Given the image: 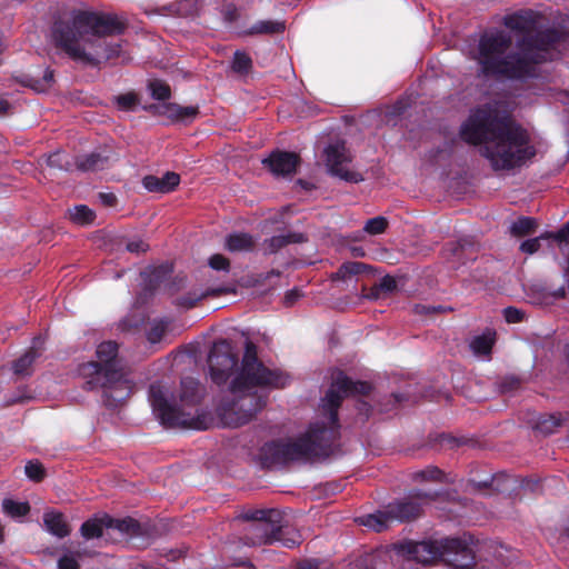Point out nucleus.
Returning <instances> with one entry per match:
<instances>
[{
    "label": "nucleus",
    "mask_w": 569,
    "mask_h": 569,
    "mask_svg": "<svg viewBox=\"0 0 569 569\" xmlns=\"http://www.w3.org/2000/svg\"><path fill=\"white\" fill-rule=\"evenodd\" d=\"M539 13L532 10H520L503 18V24L523 34L517 53L507 54L512 38L505 31L485 32L472 58L480 66L483 74L522 78L531 76L535 66L553 59L555 50L566 40V34L555 28L539 30Z\"/></svg>",
    "instance_id": "f257e3e1"
},
{
    "label": "nucleus",
    "mask_w": 569,
    "mask_h": 569,
    "mask_svg": "<svg viewBox=\"0 0 569 569\" xmlns=\"http://www.w3.org/2000/svg\"><path fill=\"white\" fill-rule=\"evenodd\" d=\"M371 386L365 381H352L342 371H336L321 407L325 421L311 423L306 433L287 440L266 443L261 448V458L268 467L296 461H309L327 456L339 431L338 413L345 397L368 395Z\"/></svg>",
    "instance_id": "f03ea898"
},
{
    "label": "nucleus",
    "mask_w": 569,
    "mask_h": 569,
    "mask_svg": "<svg viewBox=\"0 0 569 569\" xmlns=\"http://www.w3.org/2000/svg\"><path fill=\"white\" fill-rule=\"evenodd\" d=\"M460 136L468 143L481 144V156L495 171L520 167L536 154L527 131L491 107L473 111Z\"/></svg>",
    "instance_id": "7ed1b4c3"
},
{
    "label": "nucleus",
    "mask_w": 569,
    "mask_h": 569,
    "mask_svg": "<svg viewBox=\"0 0 569 569\" xmlns=\"http://www.w3.org/2000/svg\"><path fill=\"white\" fill-rule=\"evenodd\" d=\"M126 28V21L114 13L79 11L71 23L54 27L53 39L70 59L96 67L121 56V43L107 38L123 33Z\"/></svg>",
    "instance_id": "20e7f679"
},
{
    "label": "nucleus",
    "mask_w": 569,
    "mask_h": 569,
    "mask_svg": "<svg viewBox=\"0 0 569 569\" xmlns=\"http://www.w3.org/2000/svg\"><path fill=\"white\" fill-rule=\"evenodd\" d=\"M289 380L288 373L264 366L258 358L257 346L247 340L241 367L218 407L223 425L237 428L248 423L266 406V397L259 395L258 390L284 388Z\"/></svg>",
    "instance_id": "39448f33"
},
{
    "label": "nucleus",
    "mask_w": 569,
    "mask_h": 569,
    "mask_svg": "<svg viewBox=\"0 0 569 569\" xmlns=\"http://www.w3.org/2000/svg\"><path fill=\"white\" fill-rule=\"evenodd\" d=\"M114 341L101 342L96 350L97 360L83 363L80 373L89 390H101L111 403L128 399L134 388L130 368L118 355Z\"/></svg>",
    "instance_id": "423d86ee"
},
{
    "label": "nucleus",
    "mask_w": 569,
    "mask_h": 569,
    "mask_svg": "<svg viewBox=\"0 0 569 569\" xmlns=\"http://www.w3.org/2000/svg\"><path fill=\"white\" fill-rule=\"evenodd\" d=\"M204 395V388L191 377L181 380L179 405L170 401L169 390L160 383L149 388V401L153 412L167 427L206 429V417L199 415L198 405Z\"/></svg>",
    "instance_id": "0eeeda50"
},
{
    "label": "nucleus",
    "mask_w": 569,
    "mask_h": 569,
    "mask_svg": "<svg viewBox=\"0 0 569 569\" xmlns=\"http://www.w3.org/2000/svg\"><path fill=\"white\" fill-rule=\"evenodd\" d=\"M243 543L249 547L280 542L283 547L293 548L301 542V536L295 529L282 523V517L262 521H253L243 528Z\"/></svg>",
    "instance_id": "6e6552de"
},
{
    "label": "nucleus",
    "mask_w": 569,
    "mask_h": 569,
    "mask_svg": "<svg viewBox=\"0 0 569 569\" xmlns=\"http://www.w3.org/2000/svg\"><path fill=\"white\" fill-rule=\"evenodd\" d=\"M237 363L238 356L228 340H219L213 343L208 357V365L211 380L214 383H226Z\"/></svg>",
    "instance_id": "1a4fd4ad"
},
{
    "label": "nucleus",
    "mask_w": 569,
    "mask_h": 569,
    "mask_svg": "<svg viewBox=\"0 0 569 569\" xmlns=\"http://www.w3.org/2000/svg\"><path fill=\"white\" fill-rule=\"evenodd\" d=\"M326 166L331 176L338 177L347 182H360L363 180L361 173L348 169L346 166L351 162L352 156L343 141H337L325 149Z\"/></svg>",
    "instance_id": "9d476101"
},
{
    "label": "nucleus",
    "mask_w": 569,
    "mask_h": 569,
    "mask_svg": "<svg viewBox=\"0 0 569 569\" xmlns=\"http://www.w3.org/2000/svg\"><path fill=\"white\" fill-rule=\"evenodd\" d=\"M400 551L420 563H431L440 558L437 540L421 542H406L400 545Z\"/></svg>",
    "instance_id": "9b49d317"
},
{
    "label": "nucleus",
    "mask_w": 569,
    "mask_h": 569,
    "mask_svg": "<svg viewBox=\"0 0 569 569\" xmlns=\"http://www.w3.org/2000/svg\"><path fill=\"white\" fill-rule=\"evenodd\" d=\"M44 351V339L36 337L32 340L30 348L12 362V371L19 378H26L32 375L33 363L39 359Z\"/></svg>",
    "instance_id": "f8f14e48"
},
{
    "label": "nucleus",
    "mask_w": 569,
    "mask_h": 569,
    "mask_svg": "<svg viewBox=\"0 0 569 569\" xmlns=\"http://www.w3.org/2000/svg\"><path fill=\"white\" fill-rule=\"evenodd\" d=\"M276 176H289L299 164V157L293 152L277 151L262 161Z\"/></svg>",
    "instance_id": "ddd939ff"
},
{
    "label": "nucleus",
    "mask_w": 569,
    "mask_h": 569,
    "mask_svg": "<svg viewBox=\"0 0 569 569\" xmlns=\"http://www.w3.org/2000/svg\"><path fill=\"white\" fill-rule=\"evenodd\" d=\"M154 109L158 114L164 116L172 121L193 120L199 114V109L194 106L182 107L177 103H163L154 107Z\"/></svg>",
    "instance_id": "4468645a"
},
{
    "label": "nucleus",
    "mask_w": 569,
    "mask_h": 569,
    "mask_svg": "<svg viewBox=\"0 0 569 569\" xmlns=\"http://www.w3.org/2000/svg\"><path fill=\"white\" fill-rule=\"evenodd\" d=\"M180 182V176L176 172H167L163 177L146 176L143 187L150 192L168 193L174 190Z\"/></svg>",
    "instance_id": "2eb2a0df"
},
{
    "label": "nucleus",
    "mask_w": 569,
    "mask_h": 569,
    "mask_svg": "<svg viewBox=\"0 0 569 569\" xmlns=\"http://www.w3.org/2000/svg\"><path fill=\"white\" fill-rule=\"evenodd\" d=\"M567 421H569L568 413H543L537 418L533 428L540 433L548 436L556 432Z\"/></svg>",
    "instance_id": "dca6fc26"
},
{
    "label": "nucleus",
    "mask_w": 569,
    "mask_h": 569,
    "mask_svg": "<svg viewBox=\"0 0 569 569\" xmlns=\"http://www.w3.org/2000/svg\"><path fill=\"white\" fill-rule=\"evenodd\" d=\"M390 512L395 520L409 521L420 516L421 506L412 499H403L401 501L390 503Z\"/></svg>",
    "instance_id": "f3484780"
},
{
    "label": "nucleus",
    "mask_w": 569,
    "mask_h": 569,
    "mask_svg": "<svg viewBox=\"0 0 569 569\" xmlns=\"http://www.w3.org/2000/svg\"><path fill=\"white\" fill-rule=\"evenodd\" d=\"M358 521L360 525L380 532L387 529L389 525L395 521V519L390 512V506L388 505L385 510H379L375 513L360 517Z\"/></svg>",
    "instance_id": "a211bd4d"
},
{
    "label": "nucleus",
    "mask_w": 569,
    "mask_h": 569,
    "mask_svg": "<svg viewBox=\"0 0 569 569\" xmlns=\"http://www.w3.org/2000/svg\"><path fill=\"white\" fill-rule=\"evenodd\" d=\"M43 523L46 529L58 538H64L71 532V529L61 512L53 510L44 512Z\"/></svg>",
    "instance_id": "6ab92c4d"
},
{
    "label": "nucleus",
    "mask_w": 569,
    "mask_h": 569,
    "mask_svg": "<svg viewBox=\"0 0 569 569\" xmlns=\"http://www.w3.org/2000/svg\"><path fill=\"white\" fill-rule=\"evenodd\" d=\"M227 291L228 290L222 287L210 288V289H206V290L196 289V290H192V291L188 292L187 295L178 298L177 305L182 308L190 309V308H193L198 301H200L207 297H219V296L226 293Z\"/></svg>",
    "instance_id": "aec40b11"
},
{
    "label": "nucleus",
    "mask_w": 569,
    "mask_h": 569,
    "mask_svg": "<svg viewBox=\"0 0 569 569\" xmlns=\"http://www.w3.org/2000/svg\"><path fill=\"white\" fill-rule=\"evenodd\" d=\"M303 241L305 237L302 233L289 232L287 234L273 236L263 242V250L264 253L271 254L276 253L289 243H299Z\"/></svg>",
    "instance_id": "412c9836"
},
{
    "label": "nucleus",
    "mask_w": 569,
    "mask_h": 569,
    "mask_svg": "<svg viewBox=\"0 0 569 569\" xmlns=\"http://www.w3.org/2000/svg\"><path fill=\"white\" fill-rule=\"evenodd\" d=\"M370 267L363 262L348 261L342 263L333 273L332 279L338 281H357V277L369 270Z\"/></svg>",
    "instance_id": "4be33fe9"
},
{
    "label": "nucleus",
    "mask_w": 569,
    "mask_h": 569,
    "mask_svg": "<svg viewBox=\"0 0 569 569\" xmlns=\"http://www.w3.org/2000/svg\"><path fill=\"white\" fill-rule=\"evenodd\" d=\"M106 528L117 529L119 532L133 537L142 533L140 523L133 518L116 519L104 516Z\"/></svg>",
    "instance_id": "5701e85b"
},
{
    "label": "nucleus",
    "mask_w": 569,
    "mask_h": 569,
    "mask_svg": "<svg viewBox=\"0 0 569 569\" xmlns=\"http://www.w3.org/2000/svg\"><path fill=\"white\" fill-rule=\"evenodd\" d=\"M226 247L229 251L232 252L250 251L254 247V240L248 233H232L228 236L226 240Z\"/></svg>",
    "instance_id": "b1692460"
},
{
    "label": "nucleus",
    "mask_w": 569,
    "mask_h": 569,
    "mask_svg": "<svg viewBox=\"0 0 569 569\" xmlns=\"http://www.w3.org/2000/svg\"><path fill=\"white\" fill-rule=\"evenodd\" d=\"M495 332L487 330L471 340L470 348L476 355L487 356L491 352Z\"/></svg>",
    "instance_id": "393cba45"
},
{
    "label": "nucleus",
    "mask_w": 569,
    "mask_h": 569,
    "mask_svg": "<svg viewBox=\"0 0 569 569\" xmlns=\"http://www.w3.org/2000/svg\"><path fill=\"white\" fill-rule=\"evenodd\" d=\"M538 222L530 217H521L513 221L509 228L510 233L515 237H525L536 231Z\"/></svg>",
    "instance_id": "a878e982"
},
{
    "label": "nucleus",
    "mask_w": 569,
    "mask_h": 569,
    "mask_svg": "<svg viewBox=\"0 0 569 569\" xmlns=\"http://www.w3.org/2000/svg\"><path fill=\"white\" fill-rule=\"evenodd\" d=\"M108 159L99 153H91L79 158L76 166L82 171H96L106 167Z\"/></svg>",
    "instance_id": "bb28decb"
},
{
    "label": "nucleus",
    "mask_w": 569,
    "mask_h": 569,
    "mask_svg": "<svg viewBox=\"0 0 569 569\" xmlns=\"http://www.w3.org/2000/svg\"><path fill=\"white\" fill-rule=\"evenodd\" d=\"M70 220L79 226L91 224L94 221V212L84 204L74 206L68 210Z\"/></svg>",
    "instance_id": "cd10ccee"
},
{
    "label": "nucleus",
    "mask_w": 569,
    "mask_h": 569,
    "mask_svg": "<svg viewBox=\"0 0 569 569\" xmlns=\"http://www.w3.org/2000/svg\"><path fill=\"white\" fill-rule=\"evenodd\" d=\"M440 558L451 553L458 555L467 551V545L459 538H445L437 540Z\"/></svg>",
    "instance_id": "c85d7f7f"
},
{
    "label": "nucleus",
    "mask_w": 569,
    "mask_h": 569,
    "mask_svg": "<svg viewBox=\"0 0 569 569\" xmlns=\"http://www.w3.org/2000/svg\"><path fill=\"white\" fill-rule=\"evenodd\" d=\"M103 528H106L104 516L101 518H92L83 522L80 532L86 539L100 538L103 533Z\"/></svg>",
    "instance_id": "c756f323"
},
{
    "label": "nucleus",
    "mask_w": 569,
    "mask_h": 569,
    "mask_svg": "<svg viewBox=\"0 0 569 569\" xmlns=\"http://www.w3.org/2000/svg\"><path fill=\"white\" fill-rule=\"evenodd\" d=\"M268 518H271V519H276V518H281V513L280 511L278 510H274V509H270V510H250V511H247V512H243L242 515H240L236 521H239V520H243L248 523L250 522H253V521H262V520H268Z\"/></svg>",
    "instance_id": "7c9ffc66"
},
{
    "label": "nucleus",
    "mask_w": 569,
    "mask_h": 569,
    "mask_svg": "<svg viewBox=\"0 0 569 569\" xmlns=\"http://www.w3.org/2000/svg\"><path fill=\"white\" fill-rule=\"evenodd\" d=\"M3 511L12 518L26 516L30 511L28 502H18L12 499H4L2 501Z\"/></svg>",
    "instance_id": "2f4dec72"
},
{
    "label": "nucleus",
    "mask_w": 569,
    "mask_h": 569,
    "mask_svg": "<svg viewBox=\"0 0 569 569\" xmlns=\"http://www.w3.org/2000/svg\"><path fill=\"white\" fill-rule=\"evenodd\" d=\"M284 30V23L281 21H259L251 27V33H280Z\"/></svg>",
    "instance_id": "473e14b6"
},
{
    "label": "nucleus",
    "mask_w": 569,
    "mask_h": 569,
    "mask_svg": "<svg viewBox=\"0 0 569 569\" xmlns=\"http://www.w3.org/2000/svg\"><path fill=\"white\" fill-rule=\"evenodd\" d=\"M48 167L58 170H71V162L69 156L62 151H56L46 158Z\"/></svg>",
    "instance_id": "72a5a7b5"
},
{
    "label": "nucleus",
    "mask_w": 569,
    "mask_h": 569,
    "mask_svg": "<svg viewBox=\"0 0 569 569\" xmlns=\"http://www.w3.org/2000/svg\"><path fill=\"white\" fill-rule=\"evenodd\" d=\"M413 479L417 481H436V482L446 481L443 472L435 466H429L423 470L415 472Z\"/></svg>",
    "instance_id": "f704fd0d"
},
{
    "label": "nucleus",
    "mask_w": 569,
    "mask_h": 569,
    "mask_svg": "<svg viewBox=\"0 0 569 569\" xmlns=\"http://www.w3.org/2000/svg\"><path fill=\"white\" fill-rule=\"evenodd\" d=\"M114 100L118 108L123 111H133L140 102L138 96L134 92L119 94L114 98Z\"/></svg>",
    "instance_id": "c9c22d12"
},
{
    "label": "nucleus",
    "mask_w": 569,
    "mask_h": 569,
    "mask_svg": "<svg viewBox=\"0 0 569 569\" xmlns=\"http://www.w3.org/2000/svg\"><path fill=\"white\" fill-rule=\"evenodd\" d=\"M151 96L157 100H167L171 96L170 87L161 80H152L149 83Z\"/></svg>",
    "instance_id": "e433bc0d"
},
{
    "label": "nucleus",
    "mask_w": 569,
    "mask_h": 569,
    "mask_svg": "<svg viewBox=\"0 0 569 569\" xmlns=\"http://www.w3.org/2000/svg\"><path fill=\"white\" fill-rule=\"evenodd\" d=\"M388 227V220L385 217L378 216L369 219L363 231L369 234H380L386 231Z\"/></svg>",
    "instance_id": "4c0bfd02"
},
{
    "label": "nucleus",
    "mask_w": 569,
    "mask_h": 569,
    "mask_svg": "<svg viewBox=\"0 0 569 569\" xmlns=\"http://www.w3.org/2000/svg\"><path fill=\"white\" fill-rule=\"evenodd\" d=\"M552 234H555V232H547V233L541 234L540 237L528 239L520 244V250L522 252L532 254L539 250L540 240L541 239H550V238L555 239V237Z\"/></svg>",
    "instance_id": "58836bf2"
},
{
    "label": "nucleus",
    "mask_w": 569,
    "mask_h": 569,
    "mask_svg": "<svg viewBox=\"0 0 569 569\" xmlns=\"http://www.w3.org/2000/svg\"><path fill=\"white\" fill-rule=\"evenodd\" d=\"M252 64L251 58L244 52H236L232 61V69L239 73H246Z\"/></svg>",
    "instance_id": "ea45409f"
},
{
    "label": "nucleus",
    "mask_w": 569,
    "mask_h": 569,
    "mask_svg": "<svg viewBox=\"0 0 569 569\" xmlns=\"http://www.w3.org/2000/svg\"><path fill=\"white\" fill-rule=\"evenodd\" d=\"M27 477L33 481H41L44 478V468L39 461H29L24 467Z\"/></svg>",
    "instance_id": "a19ab883"
},
{
    "label": "nucleus",
    "mask_w": 569,
    "mask_h": 569,
    "mask_svg": "<svg viewBox=\"0 0 569 569\" xmlns=\"http://www.w3.org/2000/svg\"><path fill=\"white\" fill-rule=\"evenodd\" d=\"M53 82V71L50 69H47L43 73L42 79L33 80V83L31 84L32 89L38 92H44L47 91Z\"/></svg>",
    "instance_id": "79ce46f5"
},
{
    "label": "nucleus",
    "mask_w": 569,
    "mask_h": 569,
    "mask_svg": "<svg viewBox=\"0 0 569 569\" xmlns=\"http://www.w3.org/2000/svg\"><path fill=\"white\" fill-rule=\"evenodd\" d=\"M377 284L383 295H389L397 289V281L391 276H385Z\"/></svg>",
    "instance_id": "37998d69"
},
{
    "label": "nucleus",
    "mask_w": 569,
    "mask_h": 569,
    "mask_svg": "<svg viewBox=\"0 0 569 569\" xmlns=\"http://www.w3.org/2000/svg\"><path fill=\"white\" fill-rule=\"evenodd\" d=\"M505 319L509 323L520 322L523 319V312L517 308L508 307L503 310Z\"/></svg>",
    "instance_id": "c03bdc74"
},
{
    "label": "nucleus",
    "mask_w": 569,
    "mask_h": 569,
    "mask_svg": "<svg viewBox=\"0 0 569 569\" xmlns=\"http://www.w3.org/2000/svg\"><path fill=\"white\" fill-rule=\"evenodd\" d=\"M59 569H79L78 559L73 555H64L58 561Z\"/></svg>",
    "instance_id": "a18cd8bd"
},
{
    "label": "nucleus",
    "mask_w": 569,
    "mask_h": 569,
    "mask_svg": "<svg viewBox=\"0 0 569 569\" xmlns=\"http://www.w3.org/2000/svg\"><path fill=\"white\" fill-rule=\"evenodd\" d=\"M209 264L216 270H228L229 260L222 254H213L209 260Z\"/></svg>",
    "instance_id": "49530a36"
},
{
    "label": "nucleus",
    "mask_w": 569,
    "mask_h": 569,
    "mask_svg": "<svg viewBox=\"0 0 569 569\" xmlns=\"http://www.w3.org/2000/svg\"><path fill=\"white\" fill-rule=\"evenodd\" d=\"M201 0H182L180 2V10L186 14H194L198 12Z\"/></svg>",
    "instance_id": "de8ad7c7"
},
{
    "label": "nucleus",
    "mask_w": 569,
    "mask_h": 569,
    "mask_svg": "<svg viewBox=\"0 0 569 569\" xmlns=\"http://www.w3.org/2000/svg\"><path fill=\"white\" fill-rule=\"evenodd\" d=\"M148 249H149L148 243H146L143 240H140V239L132 240L127 243V250L129 252L143 253V252H147Z\"/></svg>",
    "instance_id": "09e8293b"
},
{
    "label": "nucleus",
    "mask_w": 569,
    "mask_h": 569,
    "mask_svg": "<svg viewBox=\"0 0 569 569\" xmlns=\"http://www.w3.org/2000/svg\"><path fill=\"white\" fill-rule=\"evenodd\" d=\"M163 333H164V327L162 325H154L148 331L147 338L151 343H157L162 339Z\"/></svg>",
    "instance_id": "8fccbe9b"
},
{
    "label": "nucleus",
    "mask_w": 569,
    "mask_h": 569,
    "mask_svg": "<svg viewBox=\"0 0 569 569\" xmlns=\"http://www.w3.org/2000/svg\"><path fill=\"white\" fill-rule=\"evenodd\" d=\"M301 292L298 289H292L288 291L283 298V303L287 307H291L296 303V301L301 297Z\"/></svg>",
    "instance_id": "3c124183"
},
{
    "label": "nucleus",
    "mask_w": 569,
    "mask_h": 569,
    "mask_svg": "<svg viewBox=\"0 0 569 569\" xmlns=\"http://www.w3.org/2000/svg\"><path fill=\"white\" fill-rule=\"evenodd\" d=\"M552 236L558 242H569V221Z\"/></svg>",
    "instance_id": "603ef678"
},
{
    "label": "nucleus",
    "mask_w": 569,
    "mask_h": 569,
    "mask_svg": "<svg viewBox=\"0 0 569 569\" xmlns=\"http://www.w3.org/2000/svg\"><path fill=\"white\" fill-rule=\"evenodd\" d=\"M382 291L380 290L379 286H373L368 293H365L362 297L370 300H377L381 297Z\"/></svg>",
    "instance_id": "864d4df0"
},
{
    "label": "nucleus",
    "mask_w": 569,
    "mask_h": 569,
    "mask_svg": "<svg viewBox=\"0 0 569 569\" xmlns=\"http://www.w3.org/2000/svg\"><path fill=\"white\" fill-rule=\"evenodd\" d=\"M296 569H318V562L315 560H305Z\"/></svg>",
    "instance_id": "5fc2aeb1"
},
{
    "label": "nucleus",
    "mask_w": 569,
    "mask_h": 569,
    "mask_svg": "<svg viewBox=\"0 0 569 569\" xmlns=\"http://www.w3.org/2000/svg\"><path fill=\"white\" fill-rule=\"evenodd\" d=\"M100 198L108 206H113L116 203V197L112 193H100Z\"/></svg>",
    "instance_id": "6e6d98bb"
},
{
    "label": "nucleus",
    "mask_w": 569,
    "mask_h": 569,
    "mask_svg": "<svg viewBox=\"0 0 569 569\" xmlns=\"http://www.w3.org/2000/svg\"><path fill=\"white\" fill-rule=\"evenodd\" d=\"M439 308H435L432 307V311H436L438 310ZM431 308L430 307H426V306H422V305H416L415 306V311L417 313H425V312H430Z\"/></svg>",
    "instance_id": "4d7b16f0"
},
{
    "label": "nucleus",
    "mask_w": 569,
    "mask_h": 569,
    "mask_svg": "<svg viewBox=\"0 0 569 569\" xmlns=\"http://www.w3.org/2000/svg\"><path fill=\"white\" fill-rule=\"evenodd\" d=\"M567 295V290L565 287H560L558 288L557 290H555L552 292V297L556 298V299H561V298H565Z\"/></svg>",
    "instance_id": "13d9d810"
},
{
    "label": "nucleus",
    "mask_w": 569,
    "mask_h": 569,
    "mask_svg": "<svg viewBox=\"0 0 569 569\" xmlns=\"http://www.w3.org/2000/svg\"><path fill=\"white\" fill-rule=\"evenodd\" d=\"M539 487V481L527 480L523 482V488L535 491Z\"/></svg>",
    "instance_id": "bf43d9fd"
},
{
    "label": "nucleus",
    "mask_w": 569,
    "mask_h": 569,
    "mask_svg": "<svg viewBox=\"0 0 569 569\" xmlns=\"http://www.w3.org/2000/svg\"><path fill=\"white\" fill-rule=\"evenodd\" d=\"M9 109V102L3 99V98H0V114H4Z\"/></svg>",
    "instance_id": "052dcab7"
},
{
    "label": "nucleus",
    "mask_w": 569,
    "mask_h": 569,
    "mask_svg": "<svg viewBox=\"0 0 569 569\" xmlns=\"http://www.w3.org/2000/svg\"><path fill=\"white\" fill-rule=\"evenodd\" d=\"M351 252H352V256H355V257H363L365 256V251L361 248L355 247L351 249Z\"/></svg>",
    "instance_id": "680f3d73"
},
{
    "label": "nucleus",
    "mask_w": 569,
    "mask_h": 569,
    "mask_svg": "<svg viewBox=\"0 0 569 569\" xmlns=\"http://www.w3.org/2000/svg\"><path fill=\"white\" fill-rule=\"evenodd\" d=\"M393 398L397 402L401 401V399H402L401 396H399V395H393Z\"/></svg>",
    "instance_id": "e2e57ef3"
},
{
    "label": "nucleus",
    "mask_w": 569,
    "mask_h": 569,
    "mask_svg": "<svg viewBox=\"0 0 569 569\" xmlns=\"http://www.w3.org/2000/svg\"><path fill=\"white\" fill-rule=\"evenodd\" d=\"M417 497H429V496L427 493H423V495L419 493V495H417Z\"/></svg>",
    "instance_id": "0e129e2a"
},
{
    "label": "nucleus",
    "mask_w": 569,
    "mask_h": 569,
    "mask_svg": "<svg viewBox=\"0 0 569 569\" xmlns=\"http://www.w3.org/2000/svg\"><path fill=\"white\" fill-rule=\"evenodd\" d=\"M0 541H2V527L0 526Z\"/></svg>",
    "instance_id": "69168bd1"
}]
</instances>
